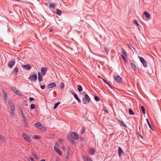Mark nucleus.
<instances>
[{"instance_id":"obj_37","label":"nucleus","mask_w":161,"mask_h":161,"mask_svg":"<svg viewBox=\"0 0 161 161\" xmlns=\"http://www.w3.org/2000/svg\"><path fill=\"white\" fill-rule=\"evenodd\" d=\"M86 128L84 127H82V130L81 131V134H84L85 132V130H86Z\"/></svg>"},{"instance_id":"obj_31","label":"nucleus","mask_w":161,"mask_h":161,"mask_svg":"<svg viewBox=\"0 0 161 161\" xmlns=\"http://www.w3.org/2000/svg\"><path fill=\"white\" fill-rule=\"evenodd\" d=\"M122 53L123 54V55H124V56L126 57V53L124 49H122Z\"/></svg>"},{"instance_id":"obj_8","label":"nucleus","mask_w":161,"mask_h":161,"mask_svg":"<svg viewBox=\"0 0 161 161\" xmlns=\"http://www.w3.org/2000/svg\"><path fill=\"white\" fill-rule=\"evenodd\" d=\"M21 67L23 69L28 70H30L31 68V67L28 64L26 65H22Z\"/></svg>"},{"instance_id":"obj_15","label":"nucleus","mask_w":161,"mask_h":161,"mask_svg":"<svg viewBox=\"0 0 161 161\" xmlns=\"http://www.w3.org/2000/svg\"><path fill=\"white\" fill-rule=\"evenodd\" d=\"M35 125L37 128L39 129L42 125L40 122H38L35 124Z\"/></svg>"},{"instance_id":"obj_53","label":"nucleus","mask_w":161,"mask_h":161,"mask_svg":"<svg viewBox=\"0 0 161 161\" xmlns=\"http://www.w3.org/2000/svg\"><path fill=\"white\" fill-rule=\"evenodd\" d=\"M2 93L3 96L7 94L6 92L4 91V90H3L2 91Z\"/></svg>"},{"instance_id":"obj_59","label":"nucleus","mask_w":161,"mask_h":161,"mask_svg":"<svg viewBox=\"0 0 161 161\" xmlns=\"http://www.w3.org/2000/svg\"><path fill=\"white\" fill-rule=\"evenodd\" d=\"M58 142H59V143H61V140H60V139H59V140H58Z\"/></svg>"},{"instance_id":"obj_46","label":"nucleus","mask_w":161,"mask_h":161,"mask_svg":"<svg viewBox=\"0 0 161 161\" xmlns=\"http://www.w3.org/2000/svg\"><path fill=\"white\" fill-rule=\"evenodd\" d=\"M19 110L20 111V114H21V115L23 114H24L23 113V110L22 109V108L21 107H20L19 108Z\"/></svg>"},{"instance_id":"obj_9","label":"nucleus","mask_w":161,"mask_h":161,"mask_svg":"<svg viewBox=\"0 0 161 161\" xmlns=\"http://www.w3.org/2000/svg\"><path fill=\"white\" fill-rule=\"evenodd\" d=\"M130 63L132 69H134L135 71L137 69V68L134 61L130 60Z\"/></svg>"},{"instance_id":"obj_3","label":"nucleus","mask_w":161,"mask_h":161,"mask_svg":"<svg viewBox=\"0 0 161 161\" xmlns=\"http://www.w3.org/2000/svg\"><path fill=\"white\" fill-rule=\"evenodd\" d=\"M22 136L23 138L26 141L29 142H31V139L29 135L25 133H23Z\"/></svg>"},{"instance_id":"obj_16","label":"nucleus","mask_w":161,"mask_h":161,"mask_svg":"<svg viewBox=\"0 0 161 161\" xmlns=\"http://www.w3.org/2000/svg\"><path fill=\"white\" fill-rule=\"evenodd\" d=\"M95 151V148H92L90 149L89 151V153L91 155H93Z\"/></svg>"},{"instance_id":"obj_51","label":"nucleus","mask_w":161,"mask_h":161,"mask_svg":"<svg viewBox=\"0 0 161 161\" xmlns=\"http://www.w3.org/2000/svg\"><path fill=\"white\" fill-rule=\"evenodd\" d=\"M64 84L63 83H61L60 85V89H62L64 87Z\"/></svg>"},{"instance_id":"obj_43","label":"nucleus","mask_w":161,"mask_h":161,"mask_svg":"<svg viewBox=\"0 0 161 161\" xmlns=\"http://www.w3.org/2000/svg\"><path fill=\"white\" fill-rule=\"evenodd\" d=\"M23 104L25 106H28V103L27 102L25 101H23Z\"/></svg>"},{"instance_id":"obj_17","label":"nucleus","mask_w":161,"mask_h":161,"mask_svg":"<svg viewBox=\"0 0 161 161\" xmlns=\"http://www.w3.org/2000/svg\"><path fill=\"white\" fill-rule=\"evenodd\" d=\"M124 153L123 150L120 147L118 148V155L120 157L121 155V154Z\"/></svg>"},{"instance_id":"obj_55","label":"nucleus","mask_w":161,"mask_h":161,"mask_svg":"<svg viewBox=\"0 0 161 161\" xmlns=\"http://www.w3.org/2000/svg\"><path fill=\"white\" fill-rule=\"evenodd\" d=\"M100 78H101L102 80H103V81L105 82V83H106L107 82V81L106 80H105V79H103V78H102V77L100 76L99 77Z\"/></svg>"},{"instance_id":"obj_6","label":"nucleus","mask_w":161,"mask_h":161,"mask_svg":"<svg viewBox=\"0 0 161 161\" xmlns=\"http://www.w3.org/2000/svg\"><path fill=\"white\" fill-rule=\"evenodd\" d=\"M70 92L74 96V97L77 100V102L79 103H81V102L78 98L77 95L73 91H71Z\"/></svg>"},{"instance_id":"obj_21","label":"nucleus","mask_w":161,"mask_h":161,"mask_svg":"<svg viewBox=\"0 0 161 161\" xmlns=\"http://www.w3.org/2000/svg\"><path fill=\"white\" fill-rule=\"evenodd\" d=\"M38 80L39 81H41L42 80V76H40V74L39 72H38Z\"/></svg>"},{"instance_id":"obj_45","label":"nucleus","mask_w":161,"mask_h":161,"mask_svg":"<svg viewBox=\"0 0 161 161\" xmlns=\"http://www.w3.org/2000/svg\"><path fill=\"white\" fill-rule=\"evenodd\" d=\"M121 57L123 59L124 61L125 62H126V58H125V56H124V55H122Z\"/></svg>"},{"instance_id":"obj_4","label":"nucleus","mask_w":161,"mask_h":161,"mask_svg":"<svg viewBox=\"0 0 161 161\" xmlns=\"http://www.w3.org/2000/svg\"><path fill=\"white\" fill-rule=\"evenodd\" d=\"M15 63V59H13L12 60L9 61L8 63V66L10 69H12Z\"/></svg>"},{"instance_id":"obj_32","label":"nucleus","mask_w":161,"mask_h":161,"mask_svg":"<svg viewBox=\"0 0 161 161\" xmlns=\"http://www.w3.org/2000/svg\"><path fill=\"white\" fill-rule=\"evenodd\" d=\"M94 98L95 100L97 101H99L100 100L99 97L97 96H95Z\"/></svg>"},{"instance_id":"obj_35","label":"nucleus","mask_w":161,"mask_h":161,"mask_svg":"<svg viewBox=\"0 0 161 161\" xmlns=\"http://www.w3.org/2000/svg\"><path fill=\"white\" fill-rule=\"evenodd\" d=\"M106 84L109 86L111 89H114L115 87L113 86L110 85L108 82L106 83Z\"/></svg>"},{"instance_id":"obj_20","label":"nucleus","mask_w":161,"mask_h":161,"mask_svg":"<svg viewBox=\"0 0 161 161\" xmlns=\"http://www.w3.org/2000/svg\"><path fill=\"white\" fill-rule=\"evenodd\" d=\"M6 139L3 135L0 134V140L2 142H4L5 141Z\"/></svg>"},{"instance_id":"obj_62","label":"nucleus","mask_w":161,"mask_h":161,"mask_svg":"<svg viewBox=\"0 0 161 161\" xmlns=\"http://www.w3.org/2000/svg\"><path fill=\"white\" fill-rule=\"evenodd\" d=\"M140 136L141 138H143L142 136L141 135H140Z\"/></svg>"},{"instance_id":"obj_12","label":"nucleus","mask_w":161,"mask_h":161,"mask_svg":"<svg viewBox=\"0 0 161 161\" xmlns=\"http://www.w3.org/2000/svg\"><path fill=\"white\" fill-rule=\"evenodd\" d=\"M54 151L59 155H62V152L61 150L59 149L56 146H54Z\"/></svg>"},{"instance_id":"obj_61","label":"nucleus","mask_w":161,"mask_h":161,"mask_svg":"<svg viewBox=\"0 0 161 161\" xmlns=\"http://www.w3.org/2000/svg\"><path fill=\"white\" fill-rule=\"evenodd\" d=\"M40 161H46L44 159H42Z\"/></svg>"},{"instance_id":"obj_23","label":"nucleus","mask_w":161,"mask_h":161,"mask_svg":"<svg viewBox=\"0 0 161 161\" xmlns=\"http://www.w3.org/2000/svg\"><path fill=\"white\" fill-rule=\"evenodd\" d=\"M18 70L19 69L17 67H16L13 70L14 74L16 75L17 74L18 72Z\"/></svg>"},{"instance_id":"obj_39","label":"nucleus","mask_w":161,"mask_h":161,"mask_svg":"<svg viewBox=\"0 0 161 161\" xmlns=\"http://www.w3.org/2000/svg\"><path fill=\"white\" fill-rule=\"evenodd\" d=\"M133 22L134 24L136 25L137 26H139V24L138 23L137 21L136 20L134 21Z\"/></svg>"},{"instance_id":"obj_56","label":"nucleus","mask_w":161,"mask_h":161,"mask_svg":"<svg viewBox=\"0 0 161 161\" xmlns=\"http://www.w3.org/2000/svg\"><path fill=\"white\" fill-rule=\"evenodd\" d=\"M23 121L24 123H25V122H27V121L26 119H23Z\"/></svg>"},{"instance_id":"obj_5","label":"nucleus","mask_w":161,"mask_h":161,"mask_svg":"<svg viewBox=\"0 0 161 161\" xmlns=\"http://www.w3.org/2000/svg\"><path fill=\"white\" fill-rule=\"evenodd\" d=\"M28 79L31 81H36L37 80V75L36 74H35L32 75L30 76Z\"/></svg>"},{"instance_id":"obj_52","label":"nucleus","mask_w":161,"mask_h":161,"mask_svg":"<svg viewBox=\"0 0 161 161\" xmlns=\"http://www.w3.org/2000/svg\"><path fill=\"white\" fill-rule=\"evenodd\" d=\"M29 100L30 101H31V102L33 101H34L35 100L33 98V97H30L29 98Z\"/></svg>"},{"instance_id":"obj_47","label":"nucleus","mask_w":161,"mask_h":161,"mask_svg":"<svg viewBox=\"0 0 161 161\" xmlns=\"http://www.w3.org/2000/svg\"><path fill=\"white\" fill-rule=\"evenodd\" d=\"M140 60L142 63V62H143L144 61H145V60L143 58H142V57H140Z\"/></svg>"},{"instance_id":"obj_14","label":"nucleus","mask_w":161,"mask_h":161,"mask_svg":"<svg viewBox=\"0 0 161 161\" xmlns=\"http://www.w3.org/2000/svg\"><path fill=\"white\" fill-rule=\"evenodd\" d=\"M83 157L85 161H92L91 158H89L87 156H84Z\"/></svg>"},{"instance_id":"obj_36","label":"nucleus","mask_w":161,"mask_h":161,"mask_svg":"<svg viewBox=\"0 0 161 161\" xmlns=\"http://www.w3.org/2000/svg\"><path fill=\"white\" fill-rule=\"evenodd\" d=\"M59 104H60L59 102H58V103H55L54 106V107H53V108L54 109H55L58 107V106L59 105Z\"/></svg>"},{"instance_id":"obj_49","label":"nucleus","mask_w":161,"mask_h":161,"mask_svg":"<svg viewBox=\"0 0 161 161\" xmlns=\"http://www.w3.org/2000/svg\"><path fill=\"white\" fill-rule=\"evenodd\" d=\"M24 126L25 127H27L28 126V122H25V123H24Z\"/></svg>"},{"instance_id":"obj_44","label":"nucleus","mask_w":161,"mask_h":161,"mask_svg":"<svg viewBox=\"0 0 161 161\" xmlns=\"http://www.w3.org/2000/svg\"><path fill=\"white\" fill-rule=\"evenodd\" d=\"M35 105L34 104H32L31 105V108L34 109L35 108Z\"/></svg>"},{"instance_id":"obj_54","label":"nucleus","mask_w":161,"mask_h":161,"mask_svg":"<svg viewBox=\"0 0 161 161\" xmlns=\"http://www.w3.org/2000/svg\"><path fill=\"white\" fill-rule=\"evenodd\" d=\"M21 116L23 119H26V117L25 116L24 114L22 115Z\"/></svg>"},{"instance_id":"obj_33","label":"nucleus","mask_w":161,"mask_h":161,"mask_svg":"<svg viewBox=\"0 0 161 161\" xmlns=\"http://www.w3.org/2000/svg\"><path fill=\"white\" fill-rule=\"evenodd\" d=\"M4 101L5 103H6V102L7 101V98H8L7 94L4 95Z\"/></svg>"},{"instance_id":"obj_58","label":"nucleus","mask_w":161,"mask_h":161,"mask_svg":"<svg viewBox=\"0 0 161 161\" xmlns=\"http://www.w3.org/2000/svg\"><path fill=\"white\" fill-rule=\"evenodd\" d=\"M86 93V92H83L80 93V94H85Z\"/></svg>"},{"instance_id":"obj_18","label":"nucleus","mask_w":161,"mask_h":161,"mask_svg":"<svg viewBox=\"0 0 161 161\" xmlns=\"http://www.w3.org/2000/svg\"><path fill=\"white\" fill-rule=\"evenodd\" d=\"M56 6V4L54 3H51L49 5V8L50 9H54Z\"/></svg>"},{"instance_id":"obj_34","label":"nucleus","mask_w":161,"mask_h":161,"mask_svg":"<svg viewBox=\"0 0 161 161\" xmlns=\"http://www.w3.org/2000/svg\"><path fill=\"white\" fill-rule=\"evenodd\" d=\"M142 64H143V66L145 67H146L147 66V64L145 60L143 62H142Z\"/></svg>"},{"instance_id":"obj_7","label":"nucleus","mask_w":161,"mask_h":161,"mask_svg":"<svg viewBox=\"0 0 161 161\" xmlns=\"http://www.w3.org/2000/svg\"><path fill=\"white\" fill-rule=\"evenodd\" d=\"M47 70V68L46 67H42L41 68V72L42 76L46 75V72Z\"/></svg>"},{"instance_id":"obj_41","label":"nucleus","mask_w":161,"mask_h":161,"mask_svg":"<svg viewBox=\"0 0 161 161\" xmlns=\"http://www.w3.org/2000/svg\"><path fill=\"white\" fill-rule=\"evenodd\" d=\"M33 137L34 139H38L40 138L39 136L38 135H35L33 136Z\"/></svg>"},{"instance_id":"obj_10","label":"nucleus","mask_w":161,"mask_h":161,"mask_svg":"<svg viewBox=\"0 0 161 161\" xmlns=\"http://www.w3.org/2000/svg\"><path fill=\"white\" fill-rule=\"evenodd\" d=\"M115 80L118 83H121L122 82L121 78L119 75H117V76L115 77Z\"/></svg>"},{"instance_id":"obj_27","label":"nucleus","mask_w":161,"mask_h":161,"mask_svg":"<svg viewBox=\"0 0 161 161\" xmlns=\"http://www.w3.org/2000/svg\"><path fill=\"white\" fill-rule=\"evenodd\" d=\"M129 112L130 115H134V112L130 108L129 109Z\"/></svg>"},{"instance_id":"obj_2","label":"nucleus","mask_w":161,"mask_h":161,"mask_svg":"<svg viewBox=\"0 0 161 161\" xmlns=\"http://www.w3.org/2000/svg\"><path fill=\"white\" fill-rule=\"evenodd\" d=\"M82 99L83 100V103L85 104L89 103L91 100L90 98L87 94H86L85 95V98L83 97Z\"/></svg>"},{"instance_id":"obj_50","label":"nucleus","mask_w":161,"mask_h":161,"mask_svg":"<svg viewBox=\"0 0 161 161\" xmlns=\"http://www.w3.org/2000/svg\"><path fill=\"white\" fill-rule=\"evenodd\" d=\"M105 52L107 54H108V50L107 47H105Z\"/></svg>"},{"instance_id":"obj_30","label":"nucleus","mask_w":161,"mask_h":161,"mask_svg":"<svg viewBox=\"0 0 161 161\" xmlns=\"http://www.w3.org/2000/svg\"><path fill=\"white\" fill-rule=\"evenodd\" d=\"M10 114L11 117H13L14 114V110H10Z\"/></svg>"},{"instance_id":"obj_1","label":"nucleus","mask_w":161,"mask_h":161,"mask_svg":"<svg viewBox=\"0 0 161 161\" xmlns=\"http://www.w3.org/2000/svg\"><path fill=\"white\" fill-rule=\"evenodd\" d=\"M70 136H67L68 140L71 142H74V139L77 140L79 139L78 136L75 132H71L69 134Z\"/></svg>"},{"instance_id":"obj_24","label":"nucleus","mask_w":161,"mask_h":161,"mask_svg":"<svg viewBox=\"0 0 161 161\" xmlns=\"http://www.w3.org/2000/svg\"><path fill=\"white\" fill-rule=\"evenodd\" d=\"M144 14L147 18H149L150 17V14L147 11H145L144 12Z\"/></svg>"},{"instance_id":"obj_25","label":"nucleus","mask_w":161,"mask_h":161,"mask_svg":"<svg viewBox=\"0 0 161 161\" xmlns=\"http://www.w3.org/2000/svg\"><path fill=\"white\" fill-rule=\"evenodd\" d=\"M15 94L21 96H22L21 93L19 91L16 90L15 92Z\"/></svg>"},{"instance_id":"obj_38","label":"nucleus","mask_w":161,"mask_h":161,"mask_svg":"<svg viewBox=\"0 0 161 161\" xmlns=\"http://www.w3.org/2000/svg\"><path fill=\"white\" fill-rule=\"evenodd\" d=\"M39 129H41L43 131H45L46 130V128L45 127L43 126H42L40 127Z\"/></svg>"},{"instance_id":"obj_40","label":"nucleus","mask_w":161,"mask_h":161,"mask_svg":"<svg viewBox=\"0 0 161 161\" xmlns=\"http://www.w3.org/2000/svg\"><path fill=\"white\" fill-rule=\"evenodd\" d=\"M31 154L36 158L37 159L38 158V157L35 153H31Z\"/></svg>"},{"instance_id":"obj_19","label":"nucleus","mask_w":161,"mask_h":161,"mask_svg":"<svg viewBox=\"0 0 161 161\" xmlns=\"http://www.w3.org/2000/svg\"><path fill=\"white\" fill-rule=\"evenodd\" d=\"M146 120L147 122V124H148L149 127V128H150L153 131V128H152L151 125L150 124L148 119L147 118V119H146Z\"/></svg>"},{"instance_id":"obj_42","label":"nucleus","mask_w":161,"mask_h":161,"mask_svg":"<svg viewBox=\"0 0 161 161\" xmlns=\"http://www.w3.org/2000/svg\"><path fill=\"white\" fill-rule=\"evenodd\" d=\"M11 89L12 90V91H13L14 92H15V91L17 90L16 88H15L14 87H11Z\"/></svg>"},{"instance_id":"obj_57","label":"nucleus","mask_w":161,"mask_h":161,"mask_svg":"<svg viewBox=\"0 0 161 161\" xmlns=\"http://www.w3.org/2000/svg\"><path fill=\"white\" fill-rule=\"evenodd\" d=\"M30 159H31V161H34V160L33 158L32 157L30 158Z\"/></svg>"},{"instance_id":"obj_29","label":"nucleus","mask_w":161,"mask_h":161,"mask_svg":"<svg viewBox=\"0 0 161 161\" xmlns=\"http://www.w3.org/2000/svg\"><path fill=\"white\" fill-rule=\"evenodd\" d=\"M118 121L120 122L123 124V126L125 127H126L127 126L125 124L124 122L122 120H118Z\"/></svg>"},{"instance_id":"obj_11","label":"nucleus","mask_w":161,"mask_h":161,"mask_svg":"<svg viewBox=\"0 0 161 161\" xmlns=\"http://www.w3.org/2000/svg\"><path fill=\"white\" fill-rule=\"evenodd\" d=\"M56 86V83L54 82H52L48 85L47 87L48 89H50L55 87Z\"/></svg>"},{"instance_id":"obj_60","label":"nucleus","mask_w":161,"mask_h":161,"mask_svg":"<svg viewBox=\"0 0 161 161\" xmlns=\"http://www.w3.org/2000/svg\"><path fill=\"white\" fill-rule=\"evenodd\" d=\"M56 161H59L58 158H56Z\"/></svg>"},{"instance_id":"obj_28","label":"nucleus","mask_w":161,"mask_h":161,"mask_svg":"<svg viewBox=\"0 0 161 161\" xmlns=\"http://www.w3.org/2000/svg\"><path fill=\"white\" fill-rule=\"evenodd\" d=\"M141 109L142 110V111L143 112V113L144 114H145L146 111H145V109L144 107L143 106H141Z\"/></svg>"},{"instance_id":"obj_48","label":"nucleus","mask_w":161,"mask_h":161,"mask_svg":"<svg viewBox=\"0 0 161 161\" xmlns=\"http://www.w3.org/2000/svg\"><path fill=\"white\" fill-rule=\"evenodd\" d=\"M40 88L42 89H43L45 88V85H41L40 86Z\"/></svg>"},{"instance_id":"obj_26","label":"nucleus","mask_w":161,"mask_h":161,"mask_svg":"<svg viewBox=\"0 0 161 161\" xmlns=\"http://www.w3.org/2000/svg\"><path fill=\"white\" fill-rule=\"evenodd\" d=\"M56 10V14L58 15H60L62 13L61 11L58 9H57Z\"/></svg>"},{"instance_id":"obj_13","label":"nucleus","mask_w":161,"mask_h":161,"mask_svg":"<svg viewBox=\"0 0 161 161\" xmlns=\"http://www.w3.org/2000/svg\"><path fill=\"white\" fill-rule=\"evenodd\" d=\"M9 105L10 106V110H14L15 107L14 103L12 102H9Z\"/></svg>"},{"instance_id":"obj_22","label":"nucleus","mask_w":161,"mask_h":161,"mask_svg":"<svg viewBox=\"0 0 161 161\" xmlns=\"http://www.w3.org/2000/svg\"><path fill=\"white\" fill-rule=\"evenodd\" d=\"M77 89L79 92H82L83 90L82 86L79 85L77 86Z\"/></svg>"},{"instance_id":"obj_63","label":"nucleus","mask_w":161,"mask_h":161,"mask_svg":"<svg viewBox=\"0 0 161 161\" xmlns=\"http://www.w3.org/2000/svg\"><path fill=\"white\" fill-rule=\"evenodd\" d=\"M64 146H62V148L63 149L64 148Z\"/></svg>"}]
</instances>
